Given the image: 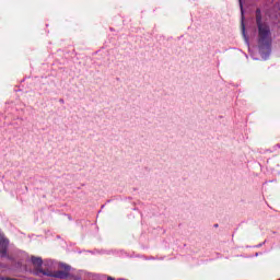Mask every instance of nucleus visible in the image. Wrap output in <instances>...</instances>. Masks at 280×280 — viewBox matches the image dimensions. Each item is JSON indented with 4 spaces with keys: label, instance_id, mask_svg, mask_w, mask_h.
<instances>
[{
    "label": "nucleus",
    "instance_id": "obj_1",
    "mask_svg": "<svg viewBox=\"0 0 280 280\" xmlns=\"http://www.w3.org/2000/svg\"><path fill=\"white\" fill-rule=\"evenodd\" d=\"M256 23L258 27V45L260 49H268L272 43L270 26L261 21V10H256Z\"/></svg>",
    "mask_w": 280,
    "mask_h": 280
},
{
    "label": "nucleus",
    "instance_id": "obj_2",
    "mask_svg": "<svg viewBox=\"0 0 280 280\" xmlns=\"http://www.w3.org/2000/svg\"><path fill=\"white\" fill-rule=\"evenodd\" d=\"M32 264L35 266L34 273L37 275V277H46L51 276V270L43 269V259L38 257H32Z\"/></svg>",
    "mask_w": 280,
    "mask_h": 280
},
{
    "label": "nucleus",
    "instance_id": "obj_3",
    "mask_svg": "<svg viewBox=\"0 0 280 280\" xmlns=\"http://www.w3.org/2000/svg\"><path fill=\"white\" fill-rule=\"evenodd\" d=\"M69 270H71V267L66 266L63 271H51V275L48 277H55V279H67V277H69Z\"/></svg>",
    "mask_w": 280,
    "mask_h": 280
},
{
    "label": "nucleus",
    "instance_id": "obj_4",
    "mask_svg": "<svg viewBox=\"0 0 280 280\" xmlns=\"http://www.w3.org/2000/svg\"><path fill=\"white\" fill-rule=\"evenodd\" d=\"M10 244V241L5 238V236L0 235V255L1 257H5L8 255V246Z\"/></svg>",
    "mask_w": 280,
    "mask_h": 280
},
{
    "label": "nucleus",
    "instance_id": "obj_5",
    "mask_svg": "<svg viewBox=\"0 0 280 280\" xmlns=\"http://www.w3.org/2000/svg\"><path fill=\"white\" fill-rule=\"evenodd\" d=\"M242 32L245 40L248 43V39L246 38V27L244 26V24H242Z\"/></svg>",
    "mask_w": 280,
    "mask_h": 280
},
{
    "label": "nucleus",
    "instance_id": "obj_6",
    "mask_svg": "<svg viewBox=\"0 0 280 280\" xmlns=\"http://www.w3.org/2000/svg\"><path fill=\"white\" fill-rule=\"evenodd\" d=\"M107 280H115V279H113V277H108Z\"/></svg>",
    "mask_w": 280,
    "mask_h": 280
}]
</instances>
